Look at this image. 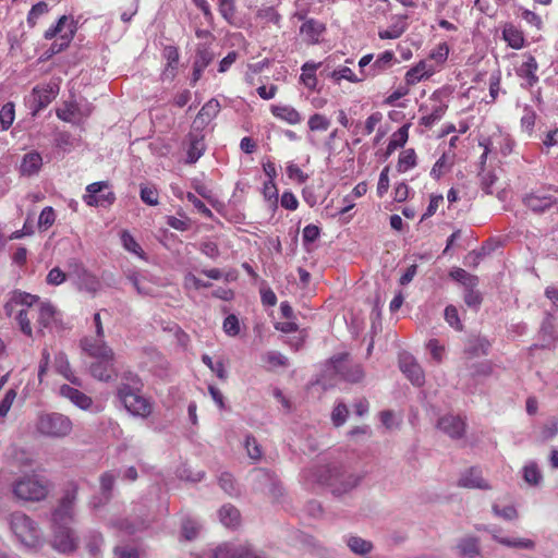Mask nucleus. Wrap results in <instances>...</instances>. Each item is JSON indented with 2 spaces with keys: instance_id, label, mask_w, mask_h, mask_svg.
<instances>
[{
  "instance_id": "1",
  "label": "nucleus",
  "mask_w": 558,
  "mask_h": 558,
  "mask_svg": "<svg viewBox=\"0 0 558 558\" xmlns=\"http://www.w3.org/2000/svg\"><path fill=\"white\" fill-rule=\"evenodd\" d=\"M76 500V487L68 489L52 513V546L60 553H70L75 549L77 538L71 529Z\"/></svg>"
},
{
  "instance_id": "2",
  "label": "nucleus",
  "mask_w": 558,
  "mask_h": 558,
  "mask_svg": "<svg viewBox=\"0 0 558 558\" xmlns=\"http://www.w3.org/2000/svg\"><path fill=\"white\" fill-rule=\"evenodd\" d=\"M304 476L307 481L328 487L336 496L349 493L361 481V475L342 465L322 466L316 471L306 472Z\"/></svg>"
},
{
  "instance_id": "3",
  "label": "nucleus",
  "mask_w": 558,
  "mask_h": 558,
  "mask_svg": "<svg viewBox=\"0 0 558 558\" xmlns=\"http://www.w3.org/2000/svg\"><path fill=\"white\" fill-rule=\"evenodd\" d=\"M37 303V295L15 290L4 304L5 314L9 317L14 315L21 332L29 338L33 337L32 320L36 317Z\"/></svg>"
},
{
  "instance_id": "4",
  "label": "nucleus",
  "mask_w": 558,
  "mask_h": 558,
  "mask_svg": "<svg viewBox=\"0 0 558 558\" xmlns=\"http://www.w3.org/2000/svg\"><path fill=\"white\" fill-rule=\"evenodd\" d=\"M13 496L21 501L34 502L45 499L49 488L45 480L34 474H25L11 484Z\"/></svg>"
},
{
  "instance_id": "5",
  "label": "nucleus",
  "mask_w": 558,
  "mask_h": 558,
  "mask_svg": "<svg viewBox=\"0 0 558 558\" xmlns=\"http://www.w3.org/2000/svg\"><path fill=\"white\" fill-rule=\"evenodd\" d=\"M10 527L17 539L27 547L40 543V531L37 524L25 513L16 511L10 515Z\"/></svg>"
},
{
  "instance_id": "6",
  "label": "nucleus",
  "mask_w": 558,
  "mask_h": 558,
  "mask_svg": "<svg viewBox=\"0 0 558 558\" xmlns=\"http://www.w3.org/2000/svg\"><path fill=\"white\" fill-rule=\"evenodd\" d=\"M118 397L124 408L134 416L148 417L153 412V402L149 398L141 393L138 389L129 385L120 386Z\"/></svg>"
},
{
  "instance_id": "7",
  "label": "nucleus",
  "mask_w": 558,
  "mask_h": 558,
  "mask_svg": "<svg viewBox=\"0 0 558 558\" xmlns=\"http://www.w3.org/2000/svg\"><path fill=\"white\" fill-rule=\"evenodd\" d=\"M75 32L76 25L73 17L62 15L54 25L45 32L44 37L48 40L58 37V40L54 41L50 48L51 51L56 53L60 52L70 45Z\"/></svg>"
},
{
  "instance_id": "8",
  "label": "nucleus",
  "mask_w": 558,
  "mask_h": 558,
  "mask_svg": "<svg viewBox=\"0 0 558 558\" xmlns=\"http://www.w3.org/2000/svg\"><path fill=\"white\" fill-rule=\"evenodd\" d=\"M37 429L40 434L52 437L62 438L68 436L72 430L71 420L60 413H47L39 416Z\"/></svg>"
},
{
  "instance_id": "9",
  "label": "nucleus",
  "mask_w": 558,
  "mask_h": 558,
  "mask_svg": "<svg viewBox=\"0 0 558 558\" xmlns=\"http://www.w3.org/2000/svg\"><path fill=\"white\" fill-rule=\"evenodd\" d=\"M59 90L60 84L57 80L35 86L26 98V104L32 114L36 116L40 110L46 108L57 97Z\"/></svg>"
},
{
  "instance_id": "10",
  "label": "nucleus",
  "mask_w": 558,
  "mask_h": 558,
  "mask_svg": "<svg viewBox=\"0 0 558 558\" xmlns=\"http://www.w3.org/2000/svg\"><path fill=\"white\" fill-rule=\"evenodd\" d=\"M69 266L70 276L74 278L80 290L96 293L100 289L101 283L98 277L88 271L81 263L73 260Z\"/></svg>"
},
{
  "instance_id": "11",
  "label": "nucleus",
  "mask_w": 558,
  "mask_h": 558,
  "mask_svg": "<svg viewBox=\"0 0 558 558\" xmlns=\"http://www.w3.org/2000/svg\"><path fill=\"white\" fill-rule=\"evenodd\" d=\"M114 194L109 191L106 182H94L86 187V194L83 196L88 206H106L114 202Z\"/></svg>"
},
{
  "instance_id": "12",
  "label": "nucleus",
  "mask_w": 558,
  "mask_h": 558,
  "mask_svg": "<svg viewBox=\"0 0 558 558\" xmlns=\"http://www.w3.org/2000/svg\"><path fill=\"white\" fill-rule=\"evenodd\" d=\"M92 106L88 102H64L62 107L57 109V117L69 123H80L83 119L92 113Z\"/></svg>"
},
{
  "instance_id": "13",
  "label": "nucleus",
  "mask_w": 558,
  "mask_h": 558,
  "mask_svg": "<svg viewBox=\"0 0 558 558\" xmlns=\"http://www.w3.org/2000/svg\"><path fill=\"white\" fill-rule=\"evenodd\" d=\"M348 355L341 354L330 360L329 369L341 376L344 380L357 383L363 378V369L360 365L349 366Z\"/></svg>"
},
{
  "instance_id": "14",
  "label": "nucleus",
  "mask_w": 558,
  "mask_h": 558,
  "mask_svg": "<svg viewBox=\"0 0 558 558\" xmlns=\"http://www.w3.org/2000/svg\"><path fill=\"white\" fill-rule=\"evenodd\" d=\"M478 531L488 532L493 539L509 548L534 549L535 542L524 537H510L502 535L501 530L496 526H477Z\"/></svg>"
},
{
  "instance_id": "15",
  "label": "nucleus",
  "mask_w": 558,
  "mask_h": 558,
  "mask_svg": "<svg viewBox=\"0 0 558 558\" xmlns=\"http://www.w3.org/2000/svg\"><path fill=\"white\" fill-rule=\"evenodd\" d=\"M399 367L408 379L415 386L421 387L425 383V375L413 355L403 352L399 355Z\"/></svg>"
},
{
  "instance_id": "16",
  "label": "nucleus",
  "mask_w": 558,
  "mask_h": 558,
  "mask_svg": "<svg viewBox=\"0 0 558 558\" xmlns=\"http://www.w3.org/2000/svg\"><path fill=\"white\" fill-rule=\"evenodd\" d=\"M105 337H86L82 340V349L96 360L113 359V351L105 342Z\"/></svg>"
},
{
  "instance_id": "17",
  "label": "nucleus",
  "mask_w": 558,
  "mask_h": 558,
  "mask_svg": "<svg viewBox=\"0 0 558 558\" xmlns=\"http://www.w3.org/2000/svg\"><path fill=\"white\" fill-rule=\"evenodd\" d=\"M557 202L555 195L544 191L532 192L523 197V204L534 213H544Z\"/></svg>"
},
{
  "instance_id": "18",
  "label": "nucleus",
  "mask_w": 558,
  "mask_h": 558,
  "mask_svg": "<svg viewBox=\"0 0 558 558\" xmlns=\"http://www.w3.org/2000/svg\"><path fill=\"white\" fill-rule=\"evenodd\" d=\"M213 558H264L247 545L222 544L218 546Z\"/></svg>"
},
{
  "instance_id": "19",
  "label": "nucleus",
  "mask_w": 558,
  "mask_h": 558,
  "mask_svg": "<svg viewBox=\"0 0 558 558\" xmlns=\"http://www.w3.org/2000/svg\"><path fill=\"white\" fill-rule=\"evenodd\" d=\"M537 70L536 59L531 54H524L522 63L515 69L517 75L522 80V87L530 88L538 82Z\"/></svg>"
},
{
  "instance_id": "20",
  "label": "nucleus",
  "mask_w": 558,
  "mask_h": 558,
  "mask_svg": "<svg viewBox=\"0 0 558 558\" xmlns=\"http://www.w3.org/2000/svg\"><path fill=\"white\" fill-rule=\"evenodd\" d=\"M59 393L63 398L69 399L74 405L82 410L92 412L99 411V408L94 405V402L90 397H88L87 395H85L84 392L80 391L74 387H71L69 385H62L59 388Z\"/></svg>"
},
{
  "instance_id": "21",
  "label": "nucleus",
  "mask_w": 558,
  "mask_h": 558,
  "mask_svg": "<svg viewBox=\"0 0 558 558\" xmlns=\"http://www.w3.org/2000/svg\"><path fill=\"white\" fill-rule=\"evenodd\" d=\"M322 74L330 78L335 84L338 85L341 84L342 81H348L354 84L363 82L360 74H355L347 65H339L338 68L330 70L329 58L325 60V68L323 69Z\"/></svg>"
},
{
  "instance_id": "22",
  "label": "nucleus",
  "mask_w": 558,
  "mask_h": 558,
  "mask_svg": "<svg viewBox=\"0 0 558 558\" xmlns=\"http://www.w3.org/2000/svg\"><path fill=\"white\" fill-rule=\"evenodd\" d=\"M430 101L434 102L430 108L427 106H422L420 108V111L428 110V112L421 118V124L425 126H432L434 123L439 121L448 108L447 104L440 99L439 92L433 93Z\"/></svg>"
},
{
  "instance_id": "23",
  "label": "nucleus",
  "mask_w": 558,
  "mask_h": 558,
  "mask_svg": "<svg viewBox=\"0 0 558 558\" xmlns=\"http://www.w3.org/2000/svg\"><path fill=\"white\" fill-rule=\"evenodd\" d=\"M437 69L425 60L417 62L415 65L410 68L405 75L404 82L411 87L420 82L429 78L436 73Z\"/></svg>"
},
{
  "instance_id": "24",
  "label": "nucleus",
  "mask_w": 558,
  "mask_h": 558,
  "mask_svg": "<svg viewBox=\"0 0 558 558\" xmlns=\"http://www.w3.org/2000/svg\"><path fill=\"white\" fill-rule=\"evenodd\" d=\"M438 427L451 438H460L465 432L464 421L457 415L447 414L439 418Z\"/></svg>"
},
{
  "instance_id": "25",
  "label": "nucleus",
  "mask_w": 558,
  "mask_h": 558,
  "mask_svg": "<svg viewBox=\"0 0 558 558\" xmlns=\"http://www.w3.org/2000/svg\"><path fill=\"white\" fill-rule=\"evenodd\" d=\"M396 62L397 59L392 51L386 50L381 52L367 69L369 78L376 77L385 71L389 70Z\"/></svg>"
},
{
  "instance_id": "26",
  "label": "nucleus",
  "mask_w": 558,
  "mask_h": 558,
  "mask_svg": "<svg viewBox=\"0 0 558 558\" xmlns=\"http://www.w3.org/2000/svg\"><path fill=\"white\" fill-rule=\"evenodd\" d=\"M270 111L274 117L291 125L300 124L303 121L302 114L290 105H272Z\"/></svg>"
},
{
  "instance_id": "27",
  "label": "nucleus",
  "mask_w": 558,
  "mask_h": 558,
  "mask_svg": "<svg viewBox=\"0 0 558 558\" xmlns=\"http://www.w3.org/2000/svg\"><path fill=\"white\" fill-rule=\"evenodd\" d=\"M459 556L464 558H476L481 555L480 539L475 536L465 535L456 545Z\"/></svg>"
},
{
  "instance_id": "28",
  "label": "nucleus",
  "mask_w": 558,
  "mask_h": 558,
  "mask_svg": "<svg viewBox=\"0 0 558 558\" xmlns=\"http://www.w3.org/2000/svg\"><path fill=\"white\" fill-rule=\"evenodd\" d=\"M57 310L50 302H43L38 298L36 304V318L37 323L43 328H49L56 322Z\"/></svg>"
},
{
  "instance_id": "29",
  "label": "nucleus",
  "mask_w": 558,
  "mask_h": 558,
  "mask_svg": "<svg viewBox=\"0 0 558 558\" xmlns=\"http://www.w3.org/2000/svg\"><path fill=\"white\" fill-rule=\"evenodd\" d=\"M325 29L326 28L323 23L315 20H307L302 24L300 33L303 36L304 41L314 45L319 41Z\"/></svg>"
},
{
  "instance_id": "30",
  "label": "nucleus",
  "mask_w": 558,
  "mask_h": 558,
  "mask_svg": "<svg viewBox=\"0 0 558 558\" xmlns=\"http://www.w3.org/2000/svg\"><path fill=\"white\" fill-rule=\"evenodd\" d=\"M53 367L57 373L63 376L72 385L78 387L82 386V380L72 372L68 356L63 352H58L54 355Z\"/></svg>"
},
{
  "instance_id": "31",
  "label": "nucleus",
  "mask_w": 558,
  "mask_h": 558,
  "mask_svg": "<svg viewBox=\"0 0 558 558\" xmlns=\"http://www.w3.org/2000/svg\"><path fill=\"white\" fill-rule=\"evenodd\" d=\"M459 486L465 488H480V489H488L489 485L483 478L482 472L477 469H470L464 472L458 482Z\"/></svg>"
},
{
  "instance_id": "32",
  "label": "nucleus",
  "mask_w": 558,
  "mask_h": 558,
  "mask_svg": "<svg viewBox=\"0 0 558 558\" xmlns=\"http://www.w3.org/2000/svg\"><path fill=\"white\" fill-rule=\"evenodd\" d=\"M90 374L94 378L98 380H110L116 374L113 367V359L97 360L95 363L90 365Z\"/></svg>"
},
{
  "instance_id": "33",
  "label": "nucleus",
  "mask_w": 558,
  "mask_h": 558,
  "mask_svg": "<svg viewBox=\"0 0 558 558\" xmlns=\"http://www.w3.org/2000/svg\"><path fill=\"white\" fill-rule=\"evenodd\" d=\"M43 166V158L39 153L31 151L23 156L20 172L22 175L31 177L36 174Z\"/></svg>"
},
{
  "instance_id": "34",
  "label": "nucleus",
  "mask_w": 558,
  "mask_h": 558,
  "mask_svg": "<svg viewBox=\"0 0 558 558\" xmlns=\"http://www.w3.org/2000/svg\"><path fill=\"white\" fill-rule=\"evenodd\" d=\"M325 68L324 62L307 61L302 65L301 81L310 89H315L317 86L316 71L320 68Z\"/></svg>"
},
{
  "instance_id": "35",
  "label": "nucleus",
  "mask_w": 558,
  "mask_h": 558,
  "mask_svg": "<svg viewBox=\"0 0 558 558\" xmlns=\"http://www.w3.org/2000/svg\"><path fill=\"white\" fill-rule=\"evenodd\" d=\"M502 38L513 49H521L525 41L522 31L513 24L505 25L502 29Z\"/></svg>"
},
{
  "instance_id": "36",
  "label": "nucleus",
  "mask_w": 558,
  "mask_h": 558,
  "mask_svg": "<svg viewBox=\"0 0 558 558\" xmlns=\"http://www.w3.org/2000/svg\"><path fill=\"white\" fill-rule=\"evenodd\" d=\"M220 110V104L216 99L207 101L199 110L194 123L205 124L214 119Z\"/></svg>"
},
{
  "instance_id": "37",
  "label": "nucleus",
  "mask_w": 558,
  "mask_h": 558,
  "mask_svg": "<svg viewBox=\"0 0 558 558\" xmlns=\"http://www.w3.org/2000/svg\"><path fill=\"white\" fill-rule=\"evenodd\" d=\"M126 278L132 282L138 294L153 295L154 288L149 284L146 277L138 271H130Z\"/></svg>"
},
{
  "instance_id": "38",
  "label": "nucleus",
  "mask_w": 558,
  "mask_h": 558,
  "mask_svg": "<svg viewBox=\"0 0 558 558\" xmlns=\"http://www.w3.org/2000/svg\"><path fill=\"white\" fill-rule=\"evenodd\" d=\"M219 519L226 527H236L240 523V512L232 505H225L219 510Z\"/></svg>"
},
{
  "instance_id": "39",
  "label": "nucleus",
  "mask_w": 558,
  "mask_h": 558,
  "mask_svg": "<svg viewBox=\"0 0 558 558\" xmlns=\"http://www.w3.org/2000/svg\"><path fill=\"white\" fill-rule=\"evenodd\" d=\"M524 481L531 486H537L543 481L542 472L534 461L527 462L522 469Z\"/></svg>"
},
{
  "instance_id": "40",
  "label": "nucleus",
  "mask_w": 558,
  "mask_h": 558,
  "mask_svg": "<svg viewBox=\"0 0 558 558\" xmlns=\"http://www.w3.org/2000/svg\"><path fill=\"white\" fill-rule=\"evenodd\" d=\"M416 166V154L413 148L404 149L400 153L397 163V170L404 173Z\"/></svg>"
},
{
  "instance_id": "41",
  "label": "nucleus",
  "mask_w": 558,
  "mask_h": 558,
  "mask_svg": "<svg viewBox=\"0 0 558 558\" xmlns=\"http://www.w3.org/2000/svg\"><path fill=\"white\" fill-rule=\"evenodd\" d=\"M347 545L351 549V551L357 555H366L373 548L371 542L359 536H349L347 538Z\"/></svg>"
},
{
  "instance_id": "42",
  "label": "nucleus",
  "mask_w": 558,
  "mask_h": 558,
  "mask_svg": "<svg viewBox=\"0 0 558 558\" xmlns=\"http://www.w3.org/2000/svg\"><path fill=\"white\" fill-rule=\"evenodd\" d=\"M409 138V125L404 124L399 128L392 135L388 144V151H393L399 147H403Z\"/></svg>"
},
{
  "instance_id": "43",
  "label": "nucleus",
  "mask_w": 558,
  "mask_h": 558,
  "mask_svg": "<svg viewBox=\"0 0 558 558\" xmlns=\"http://www.w3.org/2000/svg\"><path fill=\"white\" fill-rule=\"evenodd\" d=\"M121 243L123 247L129 251L130 253H133L134 255L138 256L140 258L145 259V254L141 247V245L136 242V240L133 238V235L128 231L121 232Z\"/></svg>"
},
{
  "instance_id": "44",
  "label": "nucleus",
  "mask_w": 558,
  "mask_h": 558,
  "mask_svg": "<svg viewBox=\"0 0 558 558\" xmlns=\"http://www.w3.org/2000/svg\"><path fill=\"white\" fill-rule=\"evenodd\" d=\"M15 119V108L13 102H7L0 109V125L1 131H7Z\"/></svg>"
},
{
  "instance_id": "45",
  "label": "nucleus",
  "mask_w": 558,
  "mask_h": 558,
  "mask_svg": "<svg viewBox=\"0 0 558 558\" xmlns=\"http://www.w3.org/2000/svg\"><path fill=\"white\" fill-rule=\"evenodd\" d=\"M214 52L206 45H199L196 50L194 64L206 69L207 65L214 60Z\"/></svg>"
},
{
  "instance_id": "46",
  "label": "nucleus",
  "mask_w": 558,
  "mask_h": 558,
  "mask_svg": "<svg viewBox=\"0 0 558 558\" xmlns=\"http://www.w3.org/2000/svg\"><path fill=\"white\" fill-rule=\"evenodd\" d=\"M407 25L404 22L396 23L389 28L379 31L378 36L380 39H397L405 32Z\"/></svg>"
},
{
  "instance_id": "47",
  "label": "nucleus",
  "mask_w": 558,
  "mask_h": 558,
  "mask_svg": "<svg viewBox=\"0 0 558 558\" xmlns=\"http://www.w3.org/2000/svg\"><path fill=\"white\" fill-rule=\"evenodd\" d=\"M307 124L311 131H327L330 120L324 114L315 113L310 117Z\"/></svg>"
},
{
  "instance_id": "48",
  "label": "nucleus",
  "mask_w": 558,
  "mask_h": 558,
  "mask_svg": "<svg viewBox=\"0 0 558 558\" xmlns=\"http://www.w3.org/2000/svg\"><path fill=\"white\" fill-rule=\"evenodd\" d=\"M56 221L54 209L50 206L45 207L38 218V228L40 230H48Z\"/></svg>"
},
{
  "instance_id": "49",
  "label": "nucleus",
  "mask_w": 558,
  "mask_h": 558,
  "mask_svg": "<svg viewBox=\"0 0 558 558\" xmlns=\"http://www.w3.org/2000/svg\"><path fill=\"white\" fill-rule=\"evenodd\" d=\"M201 530V525L193 519H186L182 523V535L185 539H194Z\"/></svg>"
},
{
  "instance_id": "50",
  "label": "nucleus",
  "mask_w": 558,
  "mask_h": 558,
  "mask_svg": "<svg viewBox=\"0 0 558 558\" xmlns=\"http://www.w3.org/2000/svg\"><path fill=\"white\" fill-rule=\"evenodd\" d=\"M449 46L446 43L437 45L429 53V59L437 64H442L448 59Z\"/></svg>"
},
{
  "instance_id": "51",
  "label": "nucleus",
  "mask_w": 558,
  "mask_h": 558,
  "mask_svg": "<svg viewBox=\"0 0 558 558\" xmlns=\"http://www.w3.org/2000/svg\"><path fill=\"white\" fill-rule=\"evenodd\" d=\"M445 319L456 330H462L463 325L459 318L458 310L456 306L448 305L445 308Z\"/></svg>"
},
{
  "instance_id": "52",
  "label": "nucleus",
  "mask_w": 558,
  "mask_h": 558,
  "mask_svg": "<svg viewBox=\"0 0 558 558\" xmlns=\"http://www.w3.org/2000/svg\"><path fill=\"white\" fill-rule=\"evenodd\" d=\"M450 160L447 155H442L433 166L430 175L435 179H439L450 168Z\"/></svg>"
},
{
  "instance_id": "53",
  "label": "nucleus",
  "mask_w": 558,
  "mask_h": 558,
  "mask_svg": "<svg viewBox=\"0 0 558 558\" xmlns=\"http://www.w3.org/2000/svg\"><path fill=\"white\" fill-rule=\"evenodd\" d=\"M49 8H48V4L44 1H40L36 4H34L31 9V11L28 12V15H27V22L31 24V25H35L37 20L43 16L44 14H46L48 12Z\"/></svg>"
},
{
  "instance_id": "54",
  "label": "nucleus",
  "mask_w": 558,
  "mask_h": 558,
  "mask_svg": "<svg viewBox=\"0 0 558 558\" xmlns=\"http://www.w3.org/2000/svg\"><path fill=\"white\" fill-rule=\"evenodd\" d=\"M521 17L526 24L534 27L535 29L541 31L543 28V20L541 15L534 11L524 9L521 12Z\"/></svg>"
},
{
  "instance_id": "55",
  "label": "nucleus",
  "mask_w": 558,
  "mask_h": 558,
  "mask_svg": "<svg viewBox=\"0 0 558 558\" xmlns=\"http://www.w3.org/2000/svg\"><path fill=\"white\" fill-rule=\"evenodd\" d=\"M263 359L272 367L288 366V359L278 351H269Z\"/></svg>"
},
{
  "instance_id": "56",
  "label": "nucleus",
  "mask_w": 558,
  "mask_h": 558,
  "mask_svg": "<svg viewBox=\"0 0 558 558\" xmlns=\"http://www.w3.org/2000/svg\"><path fill=\"white\" fill-rule=\"evenodd\" d=\"M141 199L149 205V206H156L158 205V192L156 187L154 186H142L141 187Z\"/></svg>"
},
{
  "instance_id": "57",
  "label": "nucleus",
  "mask_w": 558,
  "mask_h": 558,
  "mask_svg": "<svg viewBox=\"0 0 558 558\" xmlns=\"http://www.w3.org/2000/svg\"><path fill=\"white\" fill-rule=\"evenodd\" d=\"M219 12L226 21L231 22L235 14V0H220Z\"/></svg>"
},
{
  "instance_id": "58",
  "label": "nucleus",
  "mask_w": 558,
  "mask_h": 558,
  "mask_svg": "<svg viewBox=\"0 0 558 558\" xmlns=\"http://www.w3.org/2000/svg\"><path fill=\"white\" fill-rule=\"evenodd\" d=\"M223 330L228 336L235 337L240 332L239 319L235 315H228L223 320Z\"/></svg>"
},
{
  "instance_id": "59",
  "label": "nucleus",
  "mask_w": 558,
  "mask_h": 558,
  "mask_svg": "<svg viewBox=\"0 0 558 558\" xmlns=\"http://www.w3.org/2000/svg\"><path fill=\"white\" fill-rule=\"evenodd\" d=\"M409 93L410 86L404 82L403 85H399L390 93V95L386 98V104L395 106L399 99L409 95Z\"/></svg>"
},
{
  "instance_id": "60",
  "label": "nucleus",
  "mask_w": 558,
  "mask_h": 558,
  "mask_svg": "<svg viewBox=\"0 0 558 558\" xmlns=\"http://www.w3.org/2000/svg\"><path fill=\"white\" fill-rule=\"evenodd\" d=\"M257 16L267 23L278 25L280 22V15L272 7H265L258 10Z\"/></svg>"
},
{
  "instance_id": "61",
  "label": "nucleus",
  "mask_w": 558,
  "mask_h": 558,
  "mask_svg": "<svg viewBox=\"0 0 558 558\" xmlns=\"http://www.w3.org/2000/svg\"><path fill=\"white\" fill-rule=\"evenodd\" d=\"M263 195L266 201L276 206L278 203V190L275 181H266L263 186Z\"/></svg>"
},
{
  "instance_id": "62",
  "label": "nucleus",
  "mask_w": 558,
  "mask_h": 558,
  "mask_svg": "<svg viewBox=\"0 0 558 558\" xmlns=\"http://www.w3.org/2000/svg\"><path fill=\"white\" fill-rule=\"evenodd\" d=\"M286 171L289 179L296 181L299 184H302L307 180V174H305L300 167L293 162L288 163Z\"/></svg>"
},
{
  "instance_id": "63",
  "label": "nucleus",
  "mask_w": 558,
  "mask_h": 558,
  "mask_svg": "<svg viewBox=\"0 0 558 558\" xmlns=\"http://www.w3.org/2000/svg\"><path fill=\"white\" fill-rule=\"evenodd\" d=\"M536 114L534 110H532L529 107L524 108V113L521 118V128L522 130L526 131L527 133H531L533 131L534 124H535Z\"/></svg>"
},
{
  "instance_id": "64",
  "label": "nucleus",
  "mask_w": 558,
  "mask_h": 558,
  "mask_svg": "<svg viewBox=\"0 0 558 558\" xmlns=\"http://www.w3.org/2000/svg\"><path fill=\"white\" fill-rule=\"evenodd\" d=\"M427 349L430 352L432 357L440 363L445 356V347L439 343L437 339H430L427 343Z\"/></svg>"
}]
</instances>
